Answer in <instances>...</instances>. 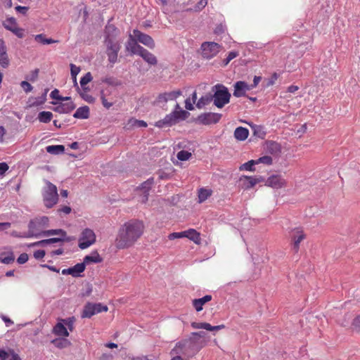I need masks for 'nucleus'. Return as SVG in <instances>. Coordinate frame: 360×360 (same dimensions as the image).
<instances>
[{
	"instance_id": "obj_1",
	"label": "nucleus",
	"mask_w": 360,
	"mask_h": 360,
	"mask_svg": "<svg viewBox=\"0 0 360 360\" xmlns=\"http://www.w3.org/2000/svg\"><path fill=\"white\" fill-rule=\"evenodd\" d=\"M145 225L139 219H130L119 229L115 244L117 249L124 250L132 247L143 236Z\"/></svg>"
},
{
	"instance_id": "obj_2",
	"label": "nucleus",
	"mask_w": 360,
	"mask_h": 360,
	"mask_svg": "<svg viewBox=\"0 0 360 360\" xmlns=\"http://www.w3.org/2000/svg\"><path fill=\"white\" fill-rule=\"evenodd\" d=\"M214 105L218 108H222L230 101L231 94L226 86L223 84H217L212 87Z\"/></svg>"
},
{
	"instance_id": "obj_3",
	"label": "nucleus",
	"mask_w": 360,
	"mask_h": 360,
	"mask_svg": "<svg viewBox=\"0 0 360 360\" xmlns=\"http://www.w3.org/2000/svg\"><path fill=\"white\" fill-rule=\"evenodd\" d=\"M43 200L45 206L52 207L58 202V194L57 187L50 181H45V186L42 190Z\"/></svg>"
},
{
	"instance_id": "obj_4",
	"label": "nucleus",
	"mask_w": 360,
	"mask_h": 360,
	"mask_svg": "<svg viewBox=\"0 0 360 360\" xmlns=\"http://www.w3.org/2000/svg\"><path fill=\"white\" fill-rule=\"evenodd\" d=\"M188 112L184 110H174L167 115L164 119L155 122V126L159 128L171 127L176 124L181 120H185Z\"/></svg>"
},
{
	"instance_id": "obj_5",
	"label": "nucleus",
	"mask_w": 360,
	"mask_h": 360,
	"mask_svg": "<svg viewBox=\"0 0 360 360\" xmlns=\"http://www.w3.org/2000/svg\"><path fill=\"white\" fill-rule=\"evenodd\" d=\"M222 49V46L214 41H205L201 44L202 56L205 59H211L216 56Z\"/></svg>"
},
{
	"instance_id": "obj_6",
	"label": "nucleus",
	"mask_w": 360,
	"mask_h": 360,
	"mask_svg": "<svg viewBox=\"0 0 360 360\" xmlns=\"http://www.w3.org/2000/svg\"><path fill=\"white\" fill-rule=\"evenodd\" d=\"M289 237L292 245L295 252H297L300 250V245L302 241L306 238V234L302 227H295L289 233Z\"/></svg>"
},
{
	"instance_id": "obj_7",
	"label": "nucleus",
	"mask_w": 360,
	"mask_h": 360,
	"mask_svg": "<svg viewBox=\"0 0 360 360\" xmlns=\"http://www.w3.org/2000/svg\"><path fill=\"white\" fill-rule=\"evenodd\" d=\"M108 309V308L107 306L103 305L101 303L88 302L84 307V309L82 313V318H91L96 314L107 311Z\"/></svg>"
},
{
	"instance_id": "obj_8",
	"label": "nucleus",
	"mask_w": 360,
	"mask_h": 360,
	"mask_svg": "<svg viewBox=\"0 0 360 360\" xmlns=\"http://www.w3.org/2000/svg\"><path fill=\"white\" fill-rule=\"evenodd\" d=\"M96 242V235L93 230L90 229H85L82 232L79 238V247L80 249L84 250Z\"/></svg>"
},
{
	"instance_id": "obj_9",
	"label": "nucleus",
	"mask_w": 360,
	"mask_h": 360,
	"mask_svg": "<svg viewBox=\"0 0 360 360\" xmlns=\"http://www.w3.org/2000/svg\"><path fill=\"white\" fill-rule=\"evenodd\" d=\"M106 46V54L110 63L114 64L117 62L118 53L121 46L120 41H104Z\"/></svg>"
},
{
	"instance_id": "obj_10",
	"label": "nucleus",
	"mask_w": 360,
	"mask_h": 360,
	"mask_svg": "<svg viewBox=\"0 0 360 360\" xmlns=\"http://www.w3.org/2000/svg\"><path fill=\"white\" fill-rule=\"evenodd\" d=\"M221 118V114L210 112L200 114L197 120L200 124L210 125L219 122Z\"/></svg>"
},
{
	"instance_id": "obj_11",
	"label": "nucleus",
	"mask_w": 360,
	"mask_h": 360,
	"mask_svg": "<svg viewBox=\"0 0 360 360\" xmlns=\"http://www.w3.org/2000/svg\"><path fill=\"white\" fill-rule=\"evenodd\" d=\"M133 33L134 37L138 41L143 44L149 49H153L155 48V41L150 36L145 33H143L138 30H134L133 31Z\"/></svg>"
},
{
	"instance_id": "obj_12",
	"label": "nucleus",
	"mask_w": 360,
	"mask_h": 360,
	"mask_svg": "<svg viewBox=\"0 0 360 360\" xmlns=\"http://www.w3.org/2000/svg\"><path fill=\"white\" fill-rule=\"evenodd\" d=\"M63 101L54 108L53 110L58 113H69L75 108L74 103L71 101L70 97H63Z\"/></svg>"
},
{
	"instance_id": "obj_13",
	"label": "nucleus",
	"mask_w": 360,
	"mask_h": 360,
	"mask_svg": "<svg viewBox=\"0 0 360 360\" xmlns=\"http://www.w3.org/2000/svg\"><path fill=\"white\" fill-rule=\"evenodd\" d=\"M181 94L182 91L179 89L169 92H164L158 96L156 101L158 103H165L170 101L176 100L178 97L181 96Z\"/></svg>"
},
{
	"instance_id": "obj_14",
	"label": "nucleus",
	"mask_w": 360,
	"mask_h": 360,
	"mask_svg": "<svg viewBox=\"0 0 360 360\" xmlns=\"http://www.w3.org/2000/svg\"><path fill=\"white\" fill-rule=\"evenodd\" d=\"M120 34V30L112 24H108L105 28L104 41H120L117 37Z\"/></svg>"
},
{
	"instance_id": "obj_15",
	"label": "nucleus",
	"mask_w": 360,
	"mask_h": 360,
	"mask_svg": "<svg viewBox=\"0 0 360 360\" xmlns=\"http://www.w3.org/2000/svg\"><path fill=\"white\" fill-rule=\"evenodd\" d=\"M266 185L278 189L286 186V181L281 175H272L267 179Z\"/></svg>"
},
{
	"instance_id": "obj_16",
	"label": "nucleus",
	"mask_w": 360,
	"mask_h": 360,
	"mask_svg": "<svg viewBox=\"0 0 360 360\" xmlns=\"http://www.w3.org/2000/svg\"><path fill=\"white\" fill-rule=\"evenodd\" d=\"M261 180L253 176H243L240 178V187L244 190L250 189L254 187Z\"/></svg>"
},
{
	"instance_id": "obj_17",
	"label": "nucleus",
	"mask_w": 360,
	"mask_h": 360,
	"mask_svg": "<svg viewBox=\"0 0 360 360\" xmlns=\"http://www.w3.org/2000/svg\"><path fill=\"white\" fill-rule=\"evenodd\" d=\"M10 63L7 53V47L3 39H0V65L4 68H8Z\"/></svg>"
},
{
	"instance_id": "obj_18",
	"label": "nucleus",
	"mask_w": 360,
	"mask_h": 360,
	"mask_svg": "<svg viewBox=\"0 0 360 360\" xmlns=\"http://www.w3.org/2000/svg\"><path fill=\"white\" fill-rule=\"evenodd\" d=\"M153 184V179H148L144 181L141 186L138 188L142 193L141 202L146 203L148 199L149 191Z\"/></svg>"
},
{
	"instance_id": "obj_19",
	"label": "nucleus",
	"mask_w": 360,
	"mask_h": 360,
	"mask_svg": "<svg viewBox=\"0 0 360 360\" xmlns=\"http://www.w3.org/2000/svg\"><path fill=\"white\" fill-rule=\"evenodd\" d=\"M143 47L139 45L136 39L132 35H129V40L126 45V49L128 51H130L132 54L139 55Z\"/></svg>"
},
{
	"instance_id": "obj_20",
	"label": "nucleus",
	"mask_w": 360,
	"mask_h": 360,
	"mask_svg": "<svg viewBox=\"0 0 360 360\" xmlns=\"http://www.w3.org/2000/svg\"><path fill=\"white\" fill-rule=\"evenodd\" d=\"M191 326L194 329H205L209 331H217L225 328L224 324L212 326L208 323L205 322H192Z\"/></svg>"
},
{
	"instance_id": "obj_21",
	"label": "nucleus",
	"mask_w": 360,
	"mask_h": 360,
	"mask_svg": "<svg viewBox=\"0 0 360 360\" xmlns=\"http://www.w3.org/2000/svg\"><path fill=\"white\" fill-rule=\"evenodd\" d=\"M251 88L247 83L243 81L237 82L234 85L233 96L236 97H241L245 96L247 91L250 90Z\"/></svg>"
},
{
	"instance_id": "obj_22",
	"label": "nucleus",
	"mask_w": 360,
	"mask_h": 360,
	"mask_svg": "<svg viewBox=\"0 0 360 360\" xmlns=\"http://www.w3.org/2000/svg\"><path fill=\"white\" fill-rule=\"evenodd\" d=\"M146 63L151 65H155L158 63L157 58L152 53L143 48L139 54Z\"/></svg>"
},
{
	"instance_id": "obj_23",
	"label": "nucleus",
	"mask_w": 360,
	"mask_h": 360,
	"mask_svg": "<svg viewBox=\"0 0 360 360\" xmlns=\"http://www.w3.org/2000/svg\"><path fill=\"white\" fill-rule=\"evenodd\" d=\"M212 299V295H206L205 296H204L202 298L193 300V306L194 307V308L195 309V310L197 311H200L201 310H202L203 305L205 303L211 301Z\"/></svg>"
},
{
	"instance_id": "obj_24",
	"label": "nucleus",
	"mask_w": 360,
	"mask_h": 360,
	"mask_svg": "<svg viewBox=\"0 0 360 360\" xmlns=\"http://www.w3.org/2000/svg\"><path fill=\"white\" fill-rule=\"evenodd\" d=\"M103 262V258L100 256L97 251L92 252L90 255H86L84 258L83 263L89 264L91 263H101Z\"/></svg>"
},
{
	"instance_id": "obj_25",
	"label": "nucleus",
	"mask_w": 360,
	"mask_h": 360,
	"mask_svg": "<svg viewBox=\"0 0 360 360\" xmlns=\"http://www.w3.org/2000/svg\"><path fill=\"white\" fill-rule=\"evenodd\" d=\"M249 136V130L243 127H237L234 131V138L239 141H245Z\"/></svg>"
},
{
	"instance_id": "obj_26",
	"label": "nucleus",
	"mask_w": 360,
	"mask_h": 360,
	"mask_svg": "<svg viewBox=\"0 0 360 360\" xmlns=\"http://www.w3.org/2000/svg\"><path fill=\"white\" fill-rule=\"evenodd\" d=\"M53 333L58 336L68 337L69 332L66 327L64 326L63 322L60 321L53 327Z\"/></svg>"
},
{
	"instance_id": "obj_27",
	"label": "nucleus",
	"mask_w": 360,
	"mask_h": 360,
	"mask_svg": "<svg viewBox=\"0 0 360 360\" xmlns=\"http://www.w3.org/2000/svg\"><path fill=\"white\" fill-rule=\"evenodd\" d=\"M184 236L185 238H188L191 240L193 241L196 244H200V233L193 229L184 231Z\"/></svg>"
},
{
	"instance_id": "obj_28",
	"label": "nucleus",
	"mask_w": 360,
	"mask_h": 360,
	"mask_svg": "<svg viewBox=\"0 0 360 360\" xmlns=\"http://www.w3.org/2000/svg\"><path fill=\"white\" fill-rule=\"evenodd\" d=\"M73 116L78 119L88 118L89 116V108L88 106H83L77 108Z\"/></svg>"
},
{
	"instance_id": "obj_29",
	"label": "nucleus",
	"mask_w": 360,
	"mask_h": 360,
	"mask_svg": "<svg viewBox=\"0 0 360 360\" xmlns=\"http://www.w3.org/2000/svg\"><path fill=\"white\" fill-rule=\"evenodd\" d=\"M213 97L212 94H207L202 96L196 103V107L198 109H201L204 108L205 105H208L212 101Z\"/></svg>"
},
{
	"instance_id": "obj_30",
	"label": "nucleus",
	"mask_w": 360,
	"mask_h": 360,
	"mask_svg": "<svg viewBox=\"0 0 360 360\" xmlns=\"http://www.w3.org/2000/svg\"><path fill=\"white\" fill-rule=\"evenodd\" d=\"M46 150L50 154L58 155L64 153L65 147L63 145H52L46 146Z\"/></svg>"
},
{
	"instance_id": "obj_31",
	"label": "nucleus",
	"mask_w": 360,
	"mask_h": 360,
	"mask_svg": "<svg viewBox=\"0 0 360 360\" xmlns=\"http://www.w3.org/2000/svg\"><path fill=\"white\" fill-rule=\"evenodd\" d=\"M39 235L42 236L59 235L62 238H63L66 236V232L63 229H50L41 232Z\"/></svg>"
},
{
	"instance_id": "obj_32",
	"label": "nucleus",
	"mask_w": 360,
	"mask_h": 360,
	"mask_svg": "<svg viewBox=\"0 0 360 360\" xmlns=\"http://www.w3.org/2000/svg\"><path fill=\"white\" fill-rule=\"evenodd\" d=\"M51 343L57 348L63 349L70 345V342L65 338H56Z\"/></svg>"
},
{
	"instance_id": "obj_33",
	"label": "nucleus",
	"mask_w": 360,
	"mask_h": 360,
	"mask_svg": "<svg viewBox=\"0 0 360 360\" xmlns=\"http://www.w3.org/2000/svg\"><path fill=\"white\" fill-rule=\"evenodd\" d=\"M212 191L208 188H202L198 191V202H202L211 196Z\"/></svg>"
},
{
	"instance_id": "obj_34",
	"label": "nucleus",
	"mask_w": 360,
	"mask_h": 360,
	"mask_svg": "<svg viewBox=\"0 0 360 360\" xmlns=\"http://www.w3.org/2000/svg\"><path fill=\"white\" fill-rule=\"evenodd\" d=\"M71 269V276L73 277H77L80 276V274L82 273L85 270V265L82 263H78L75 264L74 266L70 267Z\"/></svg>"
},
{
	"instance_id": "obj_35",
	"label": "nucleus",
	"mask_w": 360,
	"mask_h": 360,
	"mask_svg": "<svg viewBox=\"0 0 360 360\" xmlns=\"http://www.w3.org/2000/svg\"><path fill=\"white\" fill-rule=\"evenodd\" d=\"M34 39L36 41L41 43L42 44H51L58 42V41H57V40L46 38L45 34H39L35 35Z\"/></svg>"
},
{
	"instance_id": "obj_36",
	"label": "nucleus",
	"mask_w": 360,
	"mask_h": 360,
	"mask_svg": "<svg viewBox=\"0 0 360 360\" xmlns=\"http://www.w3.org/2000/svg\"><path fill=\"white\" fill-rule=\"evenodd\" d=\"M267 150L271 154L278 155L281 153V148L279 143L270 141L267 143Z\"/></svg>"
},
{
	"instance_id": "obj_37",
	"label": "nucleus",
	"mask_w": 360,
	"mask_h": 360,
	"mask_svg": "<svg viewBox=\"0 0 360 360\" xmlns=\"http://www.w3.org/2000/svg\"><path fill=\"white\" fill-rule=\"evenodd\" d=\"M3 25L6 30L13 32L18 27V23L14 18H9L4 21Z\"/></svg>"
},
{
	"instance_id": "obj_38",
	"label": "nucleus",
	"mask_w": 360,
	"mask_h": 360,
	"mask_svg": "<svg viewBox=\"0 0 360 360\" xmlns=\"http://www.w3.org/2000/svg\"><path fill=\"white\" fill-rule=\"evenodd\" d=\"M53 117L52 112L49 111H42L38 115V120L43 123H49Z\"/></svg>"
},
{
	"instance_id": "obj_39",
	"label": "nucleus",
	"mask_w": 360,
	"mask_h": 360,
	"mask_svg": "<svg viewBox=\"0 0 360 360\" xmlns=\"http://www.w3.org/2000/svg\"><path fill=\"white\" fill-rule=\"evenodd\" d=\"M79 92L80 96L85 101H86L89 103H94L95 98L89 94V89L88 88L86 89H82V90L79 89Z\"/></svg>"
},
{
	"instance_id": "obj_40",
	"label": "nucleus",
	"mask_w": 360,
	"mask_h": 360,
	"mask_svg": "<svg viewBox=\"0 0 360 360\" xmlns=\"http://www.w3.org/2000/svg\"><path fill=\"white\" fill-rule=\"evenodd\" d=\"M255 165H257L256 160H249L248 162L243 164L240 167V170H245V171H251V172L255 171V168L253 167Z\"/></svg>"
},
{
	"instance_id": "obj_41",
	"label": "nucleus",
	"mask_w": 360,
	"mask_h": 360,
	"mask_svg": "<svg viewBox=\"0 0 360 360\" xmlns=\"http://www.w3.org/2000/svg\"><path fill=\"white\" fill-rule=\"evenodd\" d=\"M92 80V76L90 72H87L85 74L84 77L81 78L80 85L82 89H86V85Z\"/></svg>"
},
{
	"instance_id": "obj_42",
	"label": "nucleus",
	"mask_w": 360,
	"mask_h": 360,
	"mask_svg": "<svg viewBox=\"0 0 360 360\" xmlns=\"http://www.w3.org/2000/svg\"><path fill=\"white\" fill-rule=\"evenodd\" d=\"M256 162L257 165L259 163H262L266 165H271L273 163V160L271 157L269 155H264L256 160Z\"/></svg>"
},
{
	"instance_id": "obj_43",
	"label": "nucleus",
	"mask_w": 360,
	"mask_h": 360,
	"mask_svg": "<svg viewBox=\"0 0 360 360\" xmlns=\"http://www.w3.org/2000/svg\"><path fill=\"white\" fill-rule=\"evenodd\" d=\"M191 153L190 152L184 150L179 151L176 155L177 158L181 161H185V160H188L191 158Z\"/></svg>"
},
{
	"instance_id": "obj_44",
	"label": "nucleus",
	"mask_w": 360,
	"mask_h": 360,
	"mask_svg": "<svg viewBox=\"0 0 360 360\" xmlns=\"http://www.w3.org/2000/svg\"><path fill=\"white\" fill-rule=\"evenodd\" d=\"M352 328L354 330L360 333V315L356 316L352 322Z\"/></svg>"
},
{
	"instance_id": "obj_45",
	"label": "nucleus",
	"mask_w": 360,
	"mask_h": 360,
	"mask_svg": "<svg viewBox=\"0 0 360 360\" xmlns=\"http://www.w3.org/2000/svg\"><path fill=\"white\" fill-rule=\"evenodd\" d=\"M238 55V53L236 52V51H231V52H229L228 56H227V57H226V58H225L223 60V65L224 66L227 65L230 63V61L231 60H233V58H235L236 57H237Z\"/></svg>"
},
{
	"instance_id": "obj_46",
	"label": "nucleus",
	"mask_w": 360,
	"mask_h": 360,
	"mask_svg": "<svg viewBox=\"0 0 360 360\" xmlns=\"http://www.w3.org/2000/svg\"><path fill=\"white\" fill-rule=\"evenodd\" d=\"M60 321L63 322V323L68 326V328L70 329V331H72L73 328H74L73 325H74V322H75L74 317H70L67 319H60Z\"/></svg>"
},
{
	"instance_id": "obj_47",
	"label": "nucleus",
	"mask_w": 360,
	"mask_h": 360,
	"mask_svg": "<svg viewBox=\"0 0 360 360\" xmlns=\"http://www.w3.org/2000/svg\"><path fill=\"white\" fill-rule=\"evenodd\" d=\"M80 72V68L76 66L75 64L71 63L70 64V73L72 79H75V77L79 74Z\"/></svg>"
},
{
	"instance_id": "obj_48",
	"label": "nucleus",
	"mask_w": 360,
	"mask_h": 360,
	"mask_svg": "<svg viewBox=\"0 0 360 360\" xmlns=\"http://www.w3.org/2000/svg\"><path fill=\"white\" fill-rule=\"evenodd\" d=\"M14 260H15V257L13 253H11L8 256L0 259V261L2 263L6 264H9L13 263L14 262Z\"/></svg>"
},
{
	"instance_id": "obj_49",
	"label": "nucleus",
	"mask_w": 360,
	"mask_h": 360,
	"mask_svg": "<svg viewBox=\"0 0 360 360\" xmlns=\"http://www.w3.org/2000/svg\"><path fill=\"white\" fill-rule=\"evenodd\" d=\"M181 238H185V236H184V231L174 232V233H170L168 236V238L169 240H174V239Z\"/></svg>"
},
{
	"instance_id": "obj_50",
	"label": "nucleus",
	"mask_w": 360,
	"mask_h": 360,
	"mask_svg": "<svg viewBox=\"0 0 360 360\" xmlns=\"http://www.w3.org/2000/svg\"><path fill=\"white\" fill-rule=\"evenodd\" d=\"M101 102H102V104L106 108V109H109L110 107L112 106V102H110L108 101L105 97V95L103 92H101Z\"/></svg>"
},
{
	"instance_id": "obj_51",
	"label": "nucleus",
	"mask_w": 360,
	"mask_h": 360,
	"mask_svg": "<svg viewBox=\"0 0 360 360\" xmlns=\"http://www.w3.org/2000/svg\"><path fill=\"white\" fill-rule=\"evenodd\" d=\"M20 86L26 93L32 91L33 89L32 86L27 81L21 82Z\"/></svg>"
},
{
	"instance_id": "obj_52",
	"label": "nucleus",
	"mask_w": 360,
	"mask_h": 360,
	"mask_svg": "<svg viewBox=\"0 0 360 360\" xmlns=\"http://www.w3.org/2000/svg\"><path fill=\"white\" fill-rule=\"evenodd\" d=\"M28 260V255L27 253H22L20 255L18 258L17 259V262L20 264H25Z\"/></svg>"
},
{
	"instance_id": "obj_53",
	"label": "nucleus",
	"mask_w": 360,
	"mask_h": 360,
	"mask_svg": "<svg viewBox=\"0 0 360 360\" xmlns=\"http://www.w3.org/2000/svg\"><path fill=\"white\" fill-rule=\"evenodd\" d=\"M12 32L19 38H22L25 36L24 30L18 27V26L15 28Z\"/></svg>"
},
{
	"instance_id": "obj_54",
	"label": "nucleus",
	"mask_w": 360,
	"mask_h": 360,
	"mask_svg": "<svg viewBox=\"0 0 360 360\" xmlns=\"http://www.w3.org/2000/svg\"><path fill=\"white\" fill-rule=\"evenodd\" d=\"M50 96L53 98V99H56V100H63V96H60L59 95V91L58 89H54L51 91V94H50Z\"/></svg>"
},
{
	"instance_id": "obj_55",
	"label": "nucleus",
	"mask_w": 360,
	"mask_h": 360,
	"mask_svg": "<svg viewBox=\"0 0 360 360\" xmlns=\"http://www.w3.org/2000/svg\"><path fill=\"white\" fill-rule=\"evenodd\" d=\"M45 251L43 250H39L34 252V257L37 259H42L45 256Z\"/></svg>"
},
{
	"instance_id": "obj_56",
	"label": "nucleus",
	"mask_w": 360,
	"mask_h": 360,
	"mask_svg": "<svg viewBox=\"0 0 360 360\" xmlns=\"http://www.w3.org/2000/svg\"><path fill=\"white\" fill-rule=\"evenodd\" d=\"M13 351L9 352H6L5 350H0V359L1 360H6L9 358L10 356H11Z\"/></svg>"
},
{
	"instance_id": "obj_57",
	"label": "nucleus",
	"mask_w": 360,
	"mask_h": 360,
	"mask_svg": "<svg viewBox=\"0 0 360 360\" xmlns=\"http://www.w3.org/2000/svg\"><path fill=\"white\" fill-rule=\"evenodd\" d=\"M193 103L191 101L190 98H188L185 101V108L188 110H194Z\"/></svg>"
},
{
	"instance_id": "obj_58",
	"label": "nucleus",
	"mask_w": 360,
	"mask_h": 360,
	"mask_svg": "<svg viewBox=\"0 0 360 360\" xmlns=\"http://www.w3.org/2000/svg\"><path fill=\"white\" fill-rule=\"evenodd\" d=\"M29 8L27 6H17L15 7V10L17 12L20 13L23 15H25L28 11Z\"/></svg>"
},
{
	"instance_id": "obj_59",
	"label": "nucleus",
	"mask_w": 360,
	"mask_h": 360,
	"mask_svg": "<svg viewBox=\"0 0 360 360\" xmlns=\"http://www.w3.org/2000/svg\"><path fill=\"white\" fill-rule=\"evenodd\" d=\"M8 169V166L6 162H0V175H3Z\"/></svg>"
},
{
	"instance_id": "obj_60",
	"label": "nucleus",
	"mask_w": 360,
	"mask_h": 360,
	"mask_svg": "<svg viewBox=\"0 0 360 360\" xmlns=\"http://www.w3.org/2000/svg\"><path fill=\"white\" fill-rule=\"evenodd\" d=\"M63 240H64V239L62 238H52L46 239V243H48V245L54 243L61 242Z\"/></svg>"
},
{
	"instance_id": "obj_61",
	"label": "nucleus",
	"mask_w": 360,
	"mask_h": 360,
	"mask_svg": "<svg viewBox=\"0 0 360 360\" xmlns=\"http://www.w3.org/2000/svg\"><path fill=\"white\" fill-rule=\"evenodd\" d=\"M261 79H262L261 77L255 76L254 79H253V84H251L250 86H249L251 88V89L256 87L257 86V84H259V82L261 81Z\"/></svg>"
},
{
	"instance_id": "obj_62",
	"label": "nucleus",
	"mask_w": 360,
	"mask_h": 360,
	"mask_svg": "<svg viewBox=\"0 0 360 360\" xmlns=\"http://www.w3.org/2000/svg\"><path fill=\"white\" fill-rule=\"evenodd\" d=\"M38 75H39V69H35L31 74V77L30 78H29V79L31 81V82H34L35 81L37 77H38Z\"/></svg>"
},
{
	"instance_id": "obj_63",
	"label": "nucleus",
	"mask_w": 360,
	"mask_h": 360,
	"mask_svg": "<svg viewBox=\"0 0 360 360\" xmlns=\"http://www.w3.org/2000/svg\"><path fill=\"white\" fill-rule=\"evenodd\" d=\"M138 120H136L134 118H131L129 120L127 127H132L137 126Z\"/></svg>"
},
{
	"instance_id": "obj_64",
	"label": "nucleus",
	"mask_w": 360,
	"mask_h": 360,
	"mask_svg": "<svg viewBox=\"0 0 360 360\" xmlns=\"http://www.w3.org/2000/svg\"><path fill=\"white\" fill-rule=\"evenodd\" d=\"M207 4V0H200V1L198 3L196 8L198 9H202Z\"/></svg>"
}]
</instances>
